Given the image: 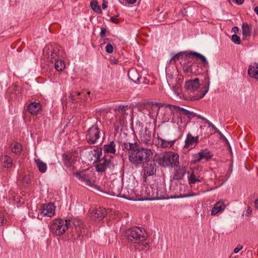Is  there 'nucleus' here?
<instances>
[{
  "mask_svg": "<svg viewBox=\"0 0 258 258\" xmlns=\"http://www.w3.org/2000/svg\"><path fill=\"white\" fill-rule=\"evenodd\" d=\"M198 117L200 119H201L202 120L204 121L206 123L208 124L209 126H211V125H212L213 123H212L209 120L206 119V118L202 117L200 115H198Z\"/></svg>",
  "mask_w": 258,
  "mask_h": 258,
  "instance_id": "43",
  "label": "nucleus"
},
{
  "mask_svg": "<svg viewBox=\"0 0 258 258\" xmlns=\"http://www.w3.org/2000/svg\"><path fill=\"white\" fill-rule=\"evenodd\" d=\"M35 162L36 163L37 166L39 171L41 173H44L47 170V165L46 163L42 162L40 159H36Z\"/></svg>",
  "mask_w": 258,
  "mask_h": 258,
  "instance_id": "30",
  "label": "nucleus"
},
{
  "mask_svg": "<svg viewBox=\"0 0 258 258\" xmlns=\"http://www.w3.org/2000/svg\"><path fill=\"white\" fill-rule=\"evenodd\" d=\"M126 1L130 4H134L137 2V0H126Z\"/></svg>",
  "mask_w": 258,
  "mask_h": 258,
  "instance_id": "58",
  "label": "nucleus"
},
{
  "mask_svg": "<svg viewBox=\"0 0 258 258\" xmlns=\"http://www.w3.org/2000/svg\"><path fill=\"white\" fill-rule=\"evenodd\" d=\"M79 221L73 219L63 221L60 219H56L49 226L50 231L56 236H60L70 228L73 229L75 227L77 228V226H79Z\"/></svg>",
  "mask_w": 258,
  "mask_h": 258,
  "instance_id": "2",
  "label": "nucleus"
},
{
  "mask_svg": "<svg viewBox=\"0 0 258 258\" xmlns=\"http://www.w3.org/2000/svg\"><path fill=\"white\" fill-rule=\"evenodd\" d=\"M155 197L154 196V194H152V195H150V194H149V195L147 196V197L145 198L144 199L145 200H151V199H155Z\"/></svg>",
  "mask_w": 258,
  "mask_h": 258,
  "instance_id": "50",
  "label": "nucleus"
},
{
  "mask_svg": "<svg viewBox=\"0 0 258 258\" xmlns=\"http://www.w3.org/2000/svg\"><path fill=\"white\" fill-rule=\"evenodd\" d=\"M232 31L234 33V34H236L239 31V29L237 27L235 26L232 28Z\"/></svg>",
  "mask_w": 258,
  "mask_h": 258,
  "instance_id": "54",
  "label": "nucleus"
},
{
  "mask_svg": "<svg viewBox=\"0 0 258 258\" xmlns=\"http://www.w3.org/2000/svg\"><path fill=\"white\" fill-rule=\"evenodd\" d=\"M106 33V29L105 28H101V32L100 33V37L102 38H104L105 37V34Z\"/></svg>",
  "mask_w": 258,
  "mask_h": 258,
  "instance_id": "44",
  "label": "nucleus"
},
{
  "mask_svg": "<svg viewBox=\"0 0 258 258\" xmlns=\"http://www.w3.org/2000/svg\"><path fill=\"white\" fill-rule=\"evenodd\" d=\"M194 159L192 160L191 161V163L193 164H196V163L200 162L202 160V158H200V155H199V153L194 155Z\"/></svg>",
  "mask_w": 258,
  "mask_h": 258,
  "instance_id": "40",
  "label": "nucleus"
},
{
  "mask_svg": "<svg viewBox=\"0 0 258 258\" xmlns=\"http://www.w3.org/2000/svg\"><path fill=\"white\" fill-rule=\"evenodd\" d=\"M55 69L57 71H62L65 67L66 64L64 61L62 59H57L56 61H54Z\"/></svg>",
  "mask_w": 258,
  "mask_h": 258,
  "instance_id": "31",
  "label": "nucleus"
},
{
  "mask_svg": "<svg viewBox=\"0 0 258 258\" xmlns=\"http://www.w3.org/2000/svg\"><path fill=\"white\" fill-rule=\"evenodd\" d=\"M141 246H142V249H143L144 248H146L148 246V243H143V242H140Z\"/></svg>",
  "mask_w": 258,
  "mask_h": 258,
  "instance_id": "56",
  "label": "nucleus"
},
{
  "mask_svg": "<svg viewBox=\"0 0 258 258\" xmlns=\"http://www.w3.org/2000/svg\"><path fill=\"white\" fill-rule=\"evenodd\" d=\"M105 51L108 53H112L113 51V47L111 44H108L105 47Z\"/></svg>",
  "mask_w": 258,
  "mask_h": 258,
  "instance_id": "42",
  "label": "nucleus"
},
{
  "mask_svg": "<svg viewBox=\"0 0 258 258\" xmlns=\"http://www.w3.org/2000/svg\"><path fill=\"white\" fill-rule=\"evenodd\" d=\"M110 62L112 64H117L118 62V61L117 59L113 58L110 59Z\"/></svg>",
  "mask_w": 258,
  "mask_h": 258,
  "instance_id": "53",
  "label": "nucleus"
},
{
  "mask_svg": "<svg viewBox=\"0 0 258 258\" xmlns=\"http://www.w3.org/2000/svg\"><path fill=\"white\" fill-rule=\"evenodd\" d=\"M248 75L257 80H258V63L256 62L253 63L252 64L250 65L248 69Z\"/></svg>",
  "mask_w": 258,
  "mask_h": 258,
  "instance_id": "19",
  "label": "nucleus"
},
{
  "mask_svg": "<svg viewBox=\"0 0 258 258\" xmlns=\"http://www.w3.org/2000/svg\"><path fill=\"white\" fill-rule=\"evenodd\" d=\"M207 79H208L207 83L206 84V85L205 86H204L202 88L203 91H202V93L200 94V96L199 97L200 99L202 98L206 94V93L209 91V86H210V80H209V78L208 77Z\"/></svg>",
  "mask_w": 258,
  "mask_h": 258,
  "instance_id": "34",
  "label": "nucleus"
},
{
  "mask_svg": "<svg viewBox=\"0 0 258 258\" xmlns=\"http://www.w3.org/2000/svg\"><path fill=\"white\" fill-rule=\"evenodd\" d=\"M242 35L244 39L250 36L251 34V26L247 23H243L242 25Z\"/></svg>",
  "mask_w": 258,
  "mask_h": 258,
  "instance_id": "22",
  "label": "nucleus"
},
{
  "mask_svg": "<svg viewBox=\"0 0 258 258\" xmlns=\"http://www.w3.org/2000/svg\"><path fill=\"white\" fill-rule=\"evenodd\" d=\"M17 86H18L17 85H15V87H17Z\"/></svg>",
  "mask_w": 258,
  "mask_h": 258,
  "instance_id": "64",
  "label": "nucleus"
},
{
  "mask_svg": "<svg viewBox=\"0 0 258 258\" xmlns=\"http://www.w3.org/2000/svg\"><path fill=\"white\" fill-rule=\"evenodd\" d=\"M198 153L200 155V158H202V159H205L207 161L209 160L213 157V154L207 149H205L203 150H201Z\"/></svg>",
  "mask_w": 258,
  "mask_h": 258,
  "instance_id": "27",
  "label": "nucleus"
},
{
  "mask_svg": "<svg viewBox=\"0 0 258 258\" xmlns=\"http://www.w3.org/2000/svg\"><path fill=\"white\" fill-rule=\"evenodd\" d=\"M235 3L237 5H242L244 2V0H235Z\"/></svg>",
  "mask_w": 258,
  "mask_h": 258,
  "instance_id": "57",
  "label": "nucleus"
},
{
  "mask_svg": "<svg viewBox=\"0 0 258 258\" xmlns=\"http://www.w3.org/2000/svg\"><path fill=\"white\" fill-rule=\"evenodd\" d=\"M92 175V172L89 169L83 170L81 172H77L74 173V175L81 181L85 182L86 184L92 186L93 183L90 180Z\"/></svg>",
  "mask_w": 258,
  "mask_h": 258,
  "instance_id": "8",
  "label": "nucleus"
},
{
  "mask_svg": "<svg viewBox=\"0 0 258 258\" xmlns=\"http://www.w3.org/2000/svg\"><path fill=\"white\" fill-rule=\"evenodd\" d=\"M141 141L146 145L152 144L151 140V132L146 128L145 132L140 137Z\"/></svg>",
  "mask_w": 258,
  "mask_h": 258,
  "instance_id": "18",
  "label": "nucleus"
},
{
  "mask_svg": "<svg viewBox=\"0 0 258 258\" xmlns=\"http://www.w3.org/2000/svg\"><path fill=\"white\" fill-rule=\"evenodd\" d=\"M0 161L2 163V165L6 168H10L12 165V160L9 156H3L0 158Z\"/></svg>",
  "mask_w": 258,
  "mask_h": 258,
  "instance_id": "25",
  "label": "nucleus"
},
{
  "mask_svg": "<svg viewBox=\"0 0 258 258\" xmlns=\"http://www.w3.org/2000/svg\"><path fill=\"white\" fill-rule=\"evenodd\" d=\"M185 170L184 168H179L174 171L173 179L176 180L181 179L184 176Z\"/></svg>",
  "mask_w": 258,
  "mask_h": 258,
  "instance_id": "24",
  "label": "nucleus"
},
{
  "mask_svg": "<svg viewBox=\"0 0 258 258\" xmlns=\"http://www.w3.org/2000/svg\"><path fill=\"white\" fill-rule=\"evenodd\" d=\"M123 124L124 118L119 116L118 120H117L114 124L115 130L117 131L119 130V127L123 125Z\"/></svg>",
  "mask_w": 258,
  "mask_h": 258,
  "instance_id": "35",
  "label": "nucleus"
},
{
  "mask_svg": "<svg viewBox=\"0 0 258 258\" xmlns=\"http://www.w3.org/2000/svg\"><path fill=\"white\" fill-rule=\"evenodd\" d=\"M103 151L105 153L115 154L116 150L114 141L110 142L108 144L104 145Z\"/></svg>",
  "mask_w": 258,
  "mask_h": 258,
  "instance_id": "20",
  "label": "nucleus"
},
{
  "mask_svg": "<svg viewBox=\"0 0 258 258\" xmlns=\"http://www.w3.org/2000/svg\"><path fill=\"white\" fill-rule=\"evenodd\" d=\"M183 57V55L182 54H181V53H178L177 54H176L175 55H174L172 59H174V60H178L180 58H181Z\"/></svg>",
  "mask_w": 258,
  "mask_h": 258,
  "instance_id": "46",
  "label": "nucleus"
},
{
  "mask_svg": "<svg viewBox=\"0 0 258 258\" xmlns=\"http://www.w3.org/2000/svg\"><path fill=\"white\" fill-rule=\"evenodd\" d=\"M22 182L24 185L27 186L30 182L31 179L28 175H25L23 177Z\"/></svg>",
  "mask_w": 258,
  "mask_h": 258,
  "instance_id": "41",
  "label": "nucleus"
},
{
  "mask_svg": "<svg viewBox=\"0 0 258 258\" xmlns=\"http://www.w3.org/2000/svg\"><path fill=\"white\" fill-rule=\"evenodd\" d=\"M218 134H219V135L220 136V138L221 139H222L225 143V144L227 145V146H228L229 149L230 150H231V146L230 145V144H229L228 140L226 139V138L222 134V133L221 132H220Z\"/></svg>",
  "mask_w": 258,
  "mask_h": 258,
  "instance_id": "38",
  "label": "nucleus"
},
{
  "mask_svg": "<svg viewBox=\"0 0 258 258\" xmlns=\"http://www.w3.org/2000/svg\"><path fill=\"white\" fill-rule=\"evenodd\" d=\"M179 155L174 152H167L159 158V163L160 165L167 167L174 165L178 167L179 165Z\"/></svg>",
  "mask_w": 258,
  "mask_h": 258,
  "instance_id": "4",
  "label": "nucleus"
},
{
  "mask_svg": "<svg viewBox=\"0 0 258 258\" xmlns=\"http://www.w3.org/2000/svg\"><path fill=\"white\" fill-rule=\"evenodd\" d=\"M151 189H152V187H148L146 188V191H150Z\"/></svg>",
  "mask_w": 258,
  "mask_h": 258,
  "instance_id": "61",
  "label": "nucleus"
},
{
  "mask_svg": "<svg viewBox=\"0 0 258 258\" xmlns=\"http://www.w3.org/2000/svg\"><path fill=\"white\" fill-rule=\"evenodd\" d=\"M10 148L12 152L16 154L19 155L22 151V145L18 142H15L13 144H12L10 145Z\"/></svg>",
  "mask_w": 258,
  "mask_h": 258,
  "instance_id": "28",
  "label": "nucleus"
},
{
  "mask_svg": "<svg viewBox=\"0 0 258 258\" xmlns=\"http://www.w3.org/2000/svg\"><path fill=\"white\" fill-rule=\"evenodd\" d=\"M188 55H191L199 59L204 67H208L209 66V63L206 58L202 54L197 52H190Z\"/></svg>",
  "mask_w": 258,
  "mask_h": 258,
  "instance_id": "23",
  "label": "nucleus"
},
{
  "mask_svg": "<svg viewBox=\"0 0 258 258\" xmlns=\"http://www.w3.org/2000/svg\"><path fill=\"white\" fill-rule=\"evenodd\" d=\"M107 214V212L105 208L99 207L92 211L91 218L95 221H101Z\"/></svg>",
  "mask_w": 258,
  "mask_h": 258,
  "instance_id": "11",
  "label": "nucleus"
},
{
  "mask_svg": "<svg viewBox=\"0 0 258 258\" xmlns=\"http://www.w3.org/2000/svg\"><path fill=\"white\" fill-rule=\"evenodd\" d=\"M90 6L92 9L95 12L101 14L102 10L98 5V3L96 1H92L90 3Z\"/></svg>",
  "mask_w": 258,
  "mask_h": 258,
  "instance_id": "33",
  "label": "nucleus"
},
{
  "mask_svg": "<svg viewBox=\"0 0 258 258\" xmlns=\"http://www.w3.org/2000/svg\"><path fill=\"white\" fill-rule=\"evenodd\" d=\"M202 168L201 166H199L192 170V173L188 177V182L190 184H195L197 182H200L204 180V177L199 173L197 172L198 171L201 170Z\"/></svg>",
  "mask_w": 258,
  "mask_h": 258,
  "instance_id": "9",
  "label": "nucleus"
},
{
  "mask_svg": "<svg viewBox=\"0 0 258 258\" xmlns=\"http://www.w3.org/2000/svg\"><path fill=\"white\" fill-rule=\"evenodd\" d=\"M92 158L93 159H94L95 158V156H93V155H90V151L88 153V159H89V158Z\"/></svg>",
  "mask_w": 258,
  "mask_h": 258,
  "instance_id": "59",
  "label": "nucleus"
},
{
  "mask_svg": "<svg viewBox=\"0 0 258 258\" xmlns=\"http://www.w3.org/2000/svg\"><path fill=\"white\" fill-rule=\"evenodd\" d=\"M147 164L144 167V174L147 176L152 175L155 172V164L154 163L146 162Z\"/></svg>",
  "mask_w": 258,
  "mask_h": 258,
  "instance_id": "21",
  "label": "nucleus"
},
{
  "mask_svg": "<svg viewBox=\"0 0 258 258\" xmlns=\"http://www.w3.org/2000/svg\"><path fill=\"white\" fill-rule=\"evenodd\" d=\"M41 109V105L39 102L31 103L27 107L29 112L32 115H37Z\"/></svg>",
  "mask_w": 258,
  "mask_h": 258,
  "instance_id": "15",
  "label": "nucleus"
},
{
  "mask_svg": "<svg viewBox=\"0 0 258 258\" xmlns=\"http://www.w3.org/2000/svg\"><path fill=\"white\" fill-rule=\"evenodd\" d=\"M242 248H243V246L242 245L239 244L237 245V246L236 248H234V253H237Z\"/></svg>",
  "mask_w": 258,
  "mask_h": 258,
  "instance_id": "48",
  "label": "nucleus"
},
{
  "mask_svg": "<svg viewBox=\"0 0 258 258\" xmlns=\"http://www.w3.org/2000/svg\"><path fill=\"white\" fill-rule=\"evenodd\" d=\"M159 144H160V146L162 148H168L171 147L172 145H174L175 143V141H167L165 140L162 139L160 138H158Z\"/></svg>",
  "mask_w": 258,
  "mask_h": 258,
  "instance_id": "29",
  "label": "nucleus"
},
{
  "mask_svg": "<svg viewBox=\"0 0 258 258\" xmlns=\"http://www.w3.org/2000/svg\"><path fill=\"white\" fill-rule=\"evenodd\" d=\"M81 95V93L79 92H73L70 94V100L72 102H77V99L78 98V97H79Z\"/></svg>",
  "mask_w": 258,
  "mask_h": 258,
  "instance_id": "36",
  "label": "nucleus"
},
{
  "mask_svg": "<svg viewBox=\"0 0 258 258\" xmlns=\"http://www.w3.org/2000/svg\"><path fill=\"white\" fill-rule=\"evenodd\" d=\"M210 127H211L217 133H219L220 132L213 124H212Z\"/></svg>",
  "mask_w": 258,
  "mask_h": 258,
  "instance_id": "55",
  "label": "nucleus"
},
{
  "mask_svg": "<svg viewBox=\"0 0 258 258\" xmlns=\"http://www.w3.org/2000/svg\"><path fill=\"white\" fill-rule=\"evenodd\" d=\"M63 160L64 165L68 167H71L73 164V160L70 154L63 155Z\"/></svg>",
  "mask_w": 258,
  "mask_h": 258,
  "instance_id": "32",
  "label": "nucleus"
},
{
  "mask_svg": "<svg viewBox=\"0 0 258 258\" xmlns=\"http://www.w3.org/2000/svg\"><path fill=\"white\" fill-rule=\"evenodd\" d=\"M255 207L256 209H258V199L256 200L254 202Z\"/></svg>",
  "mask_w": 258,
  "mask_h": 258,
  "instance_id": "60",
  "label": "nucleus"
},
{
  "mask_svg": "<svg viewBox=\"0 0 258 258\" xmlns=\"http://www.w3.org/2000/svg\"><path fill=\"white\" fill-rule=\"evenodd\" d=\"M38 218H39V219H41L42 218H40V217H39V215H38Z\"/></svg>",
  "mask_w": 258,
  "mask_h": 258,
  "instance_id": "63",
  "label": "nucleus"
},
{
  "mask_svg": "<svg viewBox=\"0 0 258 258\" xmlns=\"http://www.w3.org/2000/svg\"><path fill=\"white\" fill-rule=\"evenodd\" d=\"M165 107L168 108L173 113H179L180 115H186L188 117H190L194 114L192 112L176 105L168 104L166 105Z\"/></svg>",
  "mask_w": 258,
  "mask_h": 258,
  "instance_id": "10",
  "label": "nucleus"
},
{
  "mask_svg": "<svg viewBox=\"0 0 258 258\" xmlns=\"http://www.w3.org/2000/svg\"><path fill=\"white\" fill-rule=\"evenodd\" d=\"M166 104L161 103H157L154 102L152 103V109H156L157 111V114L158 113V112L160 109V107L165 106Z\"/></svg>",
  "mask_w": 258,
  "mask_h": 258,
  "instance_id": "37",
  "label": "nucleus"
},
{
  "mask_svg": "<svg viewBox=\"0 0 258 258\" xmlns=\"http://www.w3.org/2000/svg\"><path fill=\"white\" fill-rule=\"evenodd\" d=\"M152 155L153 153L150 149L140 147L138 145L134 150L129 152L128 159L134 165L138 166L150 161Z\"/></svg>",
  "mask_w": 258,
  "mask_h": 258,
  "instance_id": "1",
  "label": "nucleus"
},
{
  "mask_svg": "<svg viewBox=\"0 0 258 258\" xmlns=\"http://www.w3.org/2000/svg\"><path fill=\"white\" fill-rule=\"evenodd\" d=\"M90 155H93L95 156V158L93 159L92 157L89 158V161H94V162H98L95 166L96 171L98 172H104L107 167H109L111 163L110 159H106L105 157L101 158L102 155V149L101 148H97L90 151Z\"/></svg>",
  "mask_w": 258,
  "mask_h": 258,
  "instance_id": "3",
  "label": "nucleus"
},
{
  "mask_svg": "<svg viewBox=\"0 0 258 258\" xmlns=\"http://www.w3.org/2000/svg\"><path fill=\"white\" fill-rule=\"evenodd\" d=\"M5 223L4 214L0 211V225H3Z\"/></svg>",
  "mask_w": 258,
  "mask_h": 258,
  "instance_id": "45",
  "label": "nucleus"
},
{
  "mask_svg": "<svg viewBox=\"0 0 258 258\" xmlns=\"http://www.w3.org/2000/svg\"><path fill=\"white\" fill-rule=\"evenodd\" d=\"M130 110V107L128 105H119L115 108L114 111L117 115L124 118L125 115L128 114L127 111Z\"/></svg>",
  "mask_w": 258,
  "mask_h": 258,
  "instance_id": "17",
  "label": "nucleus"
},
{
  "mask_svg": "<svg viewBox=\"0 0 258 258\" xmlns=\"http://www.w3.org/2000/svg\"><path fill=\"white\" fill-rule=\"evenodd\" d=\"M100 138V131L97 122L90 127L86 135V140L90 145L96 144Z\"/></svg>",
  "mask_w": 258,
  "mask_h": 258,
  "instance_id": "6",
  "label": "nucleus"
},
{
  "mask_svg": "<svg viewBox=\"0 0 258 258\" xmlns=\"http://www.w3.org/2000/svg\"><path fill=\"white\" fill-rule=\"evenodd\" d=\"M126 236L128 240L134 243L140 244L146 239V232L138 227H134L126 231Z\"/></svg>",
  "mask_w": 258,
  "mask_h": 258,
  "instance_id": "5",
  "label": "nucleus"
},
{
  "mask_svg": "<svg viewBox=\"0 0 258 258\" xmlns=\"http://www.w3.org/2000/svg\"><path fill=\"white\" fill-rule=\"evenodd\" d=\"M226 205L224 203L220 201L217 202L214 205L211 211V215H215L217 214L222 212L225 209Z\"/></svg>",
  "mask_w": 258,
  "mask_h": 258,
  "instance_id": "16",
  "label": "nucleus"
},
{
  "mask_svg": "<svg viewBox=\"0 0 258 258\" xmlns=\"http://www.w3.org/2000/svg\"><path fill=\"white\" fill-rule=\"evenodd\" d=\"M231 40L235 44H240L241 43L240 38L236 34H233L232 36Z\"/></svg>",
  "mask_w": 258,
  "mask_h": 258,
  "instance_id": "39",
  "label": "nucleus"
},
{
  "mask_svg": "<svg viewBox=\"0 0 258 258\" xmlns=\"http://www.w3.org/2000/svg\"><path fill=\"white\" fill-rule=\"evenodd\" d=\"M55 213V206L53 203H49L44 207L40 212V216L52 217Z\"/></svg>",
  "mask_w": 258,
  "mask_h": 258,
  "instance_id": "14",
  "label": "nucleus"
},
{
  "mask_svg": "<svg viewBox=\"0 0 258 258\" xmlns=\"http://www.w3.org/2000/svg\"><path fill=\"white\" fill-rule=\"evenodd\" d=\"M251 212H252L251 208L250 206H248L247 210H246V212L245 215L247 216H249V215H251Z\"/></svg>",
  "mask_w": 258,
  "mask_h": 258,
  "instance_id": "49",
  "label": "nucleus"
},
{
  "mask_svg": "<svg viewBox=\"0 0 258 258\" xmlns=\"http://www.w3.org/2000/svg\"><path fill=\"white\" fill-rule=\"evenodd\" d=\"M121 197L125 199H128V200H135V201L137 200V199L136 198H135L134 196H131L130 195H123Z\"/></svg>",
  "mask_w": 258,
  "mask_h": 258,
  "instance_id": "47",
  "label": "nucleus"
},
{
  "mask_svg": "<svg viewBox=\"0 0 258 258\" xmlns=\"http://www.w3.org/2000/svg\"><path fill=\"white\" fill-rule=\"evenodd\" d=\"M110 20L111 22L114 23H118L119 22V19H116L114 17H112L110 18Z\"/></svg>",
  "mask_w": 258,
  "mask_h": 258,
  "instance_id": "52",
  "label": "nucleus"
},
{
  "mask_svg": "<svg viewBox=\"0 0 258 258\" xmlns=\"http://www.w3.org/2000/svg\"><path fill=\"white\" fill-rule=\"evenodd\" d=\"M90 92H89H89H87V94H85V98H87V97H86V95H90ZM85 99H86V100H87V98H86Z\"/></svg>",
  "mask_w": 258,
  "mask_h": 258,
  "instance_id": "62",
  "label": "nucleus"
},
{
  "mask_svg": "<svg viewBox=\"0 0 258 258\" xmlns=\"http://www.w3.org/2000/svg\"><path fill=\"white\" fill-rule=\"evenodd\" d=\"M108 3L106 0H103V3L102 5V8L103 9H106L107 7Z\"/></svg>",
  "mask_w": 258,
  "mask_h": 258,
  "instance_id": "51",
  "label": "nucleus"
},
{
  "mask_svg": "<svg viewBox=\"0 0 258 258\" xmlns=\"http://www.w3.org/2000/svg\"><path fill=\"white\" fill-rule=\"evenodd\" d=\"M184 148L195 147L199 143V136L193 137L191 134L188 133L184 142Z\"/></svg>",
  "mask_w": 258,
  "mask_h": 258,
  "instance_id": "13",
  "label": "nucleus"
},
{
  "mask_svg": "<svg viewBox=\"0 0 258 258\" xmlns=\"http://www.w3.org/2000/svg\"><path fill=\"white\" fill-rule=\"evenodd\" d=\"M200 87L199 79L198 78L194 80H189L185 82L184 87L188 92L196 91Z\"/></svg>",
  "mask_w": 258,
  "mask_h": 258,
  "instance_id": "12",
  "label": "nucleus"
},
{
  "mask_svg": "<svg viewBox=\"0 0 258 258\" xmlns=\"http://www.w3.org/2000/svg\"><path fill=\"white\" fill-rule=\"evenodd\" d=\"M138 145L139 144L137 142H136L134 144L123 142L121 144V145L123 150H126L132 152V151L134 150L136 148L138 147Z\"/></svg>",
  "mask_w": 258,
  "mask_h": 258,
  "instance_id": "26",
  "label": "nucleus"
},
{
  "mask_svg": "<svg viewBox=\"0 0 258 258\" xmlns=\"http://www.w3.org/2000/svg\"><path fill=\"white\" fill-rule=\"evenodd\" d=\"M59 48L57 44L50 45L46 46L43 52L44 55L47 56L48 59L52 62L59 58Z\"/></svg>",
  "mask_w": 258,
  "mask_h": 258,
  "instance_id": "7",
  "label": "nucleus"
}]
</instances>
